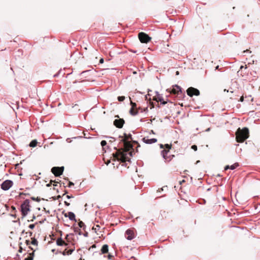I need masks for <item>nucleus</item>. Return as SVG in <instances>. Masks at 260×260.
Masks as SVG:
<instances>
[{"instance_id": "obj_1", "label": "nucleus", "mask_w": 260, "mask_h": 260, "mask_svg": "<svg viewBox=\"0 0 260 260\" xmlns=\"http://www.w3.org/2000/svg\"><path fill=\"white\" fill-rule=\"evenodd\" d=\"M249 137V131L246 127L242 129L239 128L236 132V141L239 143H243Z\"/></svg>"}, {"instance_id": "obj_2", "label": "nucleus", "mask_w": 260, "mask_h": 260, "mask_svg": "<svg viewBox=\"0 0 260 260\" xmlns=\"http://www.w3.org/2000/svg\"><path fill=\"white\" fill-rule=\"evenodd\" d=\"M21 210L22 215L23 216L27 214L28 212L29 211V202L28 200H25L23 204H22L21 205Z\"/></svg>"}, {"instance_id": "obj_3", "label": "nucleus", "mask_w": 260, "mask_h": 260, "mask_svg": "<svg viewBox=\"0 0 260 260\" xmlns=\"http://www.w3.org/2000/svg\"><path fill=\"white\" fill-rule=\"evenodd\" d=\"M101 254H108L107 255H105L104 257H107L108 259L111 260L114 257L113 255L109 253V246L107 244L104 245L101 250Z\"/></svg>"}, {"instance_id": "obj_4", "label": "nucleus", "mask_w": 260, "mask_h": 260, "mask_svg": "<svg viewBox=\"0 0 260 260\" xmlns=\"http://www.w3.org/2000/svg\"><path fill=\"white\" fill-rule=\"evenodd\" d=\"M138 37L140 42L142 43H147L151 41V38L148 35L143 32H141L138 34Z\"/></svg>"}, {"instance_id": "obj_5", "label": "nucleus", "mask_w": 260, "mask_h": 260, "mask_svg": "<svg viewBox=\"0 0 260 260\" xmlns=\"http://www.w3.org/2000/svg\"><path fill=\"white\" fill-rule=\"evenodd\" d=\"M113 156L118 160H120L122 162L126 161V154L123 152L118 151L115 154H113Z\"/></svg>"}, {"instance_id": "obj_6", "label": "nucleus", "mask_w": 260, "mask_h": 260, "mask_svg": "<svg viewBox=\"0 0 260 260\" xmlns=\"http://www.w3.org/2000/svg\"><path fill=\"white\" fill-rule=\"evenodd\" d=\"M187 94L190 97H192L193 95L198 96L200 94V91L194 87H190L186 90Z\"/></svg>"}, {"instance_id": "obj_7", "label": "nucleus", "mask_w": 260, "mask_h": 260, "mask_svg": "<svg viewBox=\"0 0 260 260\" xmlns=\"http://www.w3.org/2000/svg\"><path fill=\"white\" fill-rule=\"evenodd\" d=\"M13 185V182L10 180H7L4 181L1 186V188L4 190H9Z\"/></svg>"}, {"instance_id": "obj_8", "label": "nucleus", "mask_w": 260, "mask_h": 260, "mask_svg": "<svg viewBox=\"0 0 260 260\" xmlns=\"http://www.w3.org/2000/svg\"><path fill=\"white\" fill-rule=\"evenodd\" d=\"M63 170H64L63 167H54L51 169L52 173L55 176H59L60 175H61L62 174Z\"/></svg>"}, {"instance_id": "obj_9", "label": "nucleus", "mask_w": 260, "mask_h": 260, "mask_svg": "<svg viewBox=\"0 0 260 260\" xmlns=\"http://www.w3.org/2000/svg\"><path fill=\"white\" fill-rule=\"evenodd\" d=\"M167 91L171 94L179 95L181 93V88L180 86L176 85L172 89H168Z\"/></svg>"}, {"instance_id": "obj_10", "label": "nucleus", "mask_w": 260, "mask_h": 260, "mask_svg": "<svg viewBox=\"0 0 260 260\" xmlns=\"http://www.w3.org/2000/svg\"><path fill=\"white\" fill-rule=\"evenodd\" d=\"M126 238L128 240H131L135 238V229H129L127 230L125 233Z\"/></svg>"}, {"instance_id": "obj_11", "label": "nucleus", "mask_w": 260, "mask_h": 260, "mask_svg": "<svg viewBox=\"0 0 260 260\" xmlns=\"http://www.w3.org/2000/svg\"><path fill=\"white\" fill-rule=\"evenodd\" d=\"M132 107L129 110V113L132 115H136L138 114V111L137 109V104L131 101Z\"/></svg>"}, {"instance_id": "obj_12", "label": "nucleus", "mask_w": 260, "mask_h": 260, "mask_svg": "<svg viewBox=\"0 0 260 260\" xmlns=\"http://www.w3.org/2000/svg\"><path fill=\"white\" fill-rule=\"evenodd\" d=\"M125 121L123 119H115L114 122V125L117 128H121L123 127V125Z\"/></svg>"}, {"instance_id": "obj_13", "label": "nucleus", "mask_w": 260, "mask_h": 260, "mask_svg": "<svg viewBox=\"0 0 260 260\" xmlns=\"http://www.w3.org/2000/svg\"><path fill=\"white\" fill-rule=\"evenodd\" d=\"M170 152L169 150H163L161 152L163 157L167 160V161H170L172 157L174 156L173 155H168V153Z\"/></svg>"}, {"instance_id": "obj_14", "label": "nucleus", "mask_w": 260, "mask_h": 260, "mask_svg": "<svg viewBox=\"0 0 260 260\" xmlns=\"http://www.w3.org/2000/svg\"><path fill=\"white\" fill-rule=\"evenodd\" d=\"M143 141L146 144H152L157 142V139L155 138L148 139V138L145 137L143 139Z\"/></svg>"}, {"instance_id": "obj_15", "label": "nucleus", "mask_w": 260, "mask_h": 260, "mask_svg": "<svg viewBox=\"0 0 260 260\" xmlns=\"http://www.w3.org/2000/svg\"><path fill=\"white\" fill-rule=\"evenodd\" d=\"M64 216L65 217H68L71 220L76 221L75 215L72 212H69L68 213H64Z\"/></svg>"}, {"instance_id": "obj_16", "label": "nucleus", "mask_w": 260, "mask_h": 260, "mask_svg": "<svg viewBox=\"0 0 260 260\" xmlns=\"http://www.w3.org/2000/svg\"><path fill=\"white\" fill-rule=\"evenodd\" d=\"M153 100L156 101L157 102H160V104L162 105H165L167 103V102L164 101L162 98L159 95L157 96V97H154Z\"/></svg>"}, {"instance_id": "obj_17", "label": "nucleus", "mask_w": 260, "mask_h": 260, "mask_svg": "<svg viewBox=\"0 0 260 260\" xmlns=\"http://www.w3.org/2000/svg\"><path fill=\"white\" fill-rule=\"evenodd\" d=\"M123 142L124 143V148L126 151H128L132 147V145L130 142L124 141H123Z\"/></svg>"}, {"instance_id": "obj_18", "label": "nucleus", "mask_w": 260, "mask_h": 260, "mask_svg": "<svg viewBox=\"0 0 260 260\" xmlns=\"http://www.w3.org/2000/svg\"><path fill=\"white\" fill-rule=\"evenodd\" d=\"M247 68V65H245V66H241L240 67V70L238 71V73H241V75L242 76V77H244V75L246 73V72H245V73H244L243 72L245 71Z\"/></svg>"}, {"instance_id": "obj_19", "label": "nucleus", "mask_w": 260, "mask_h": 260, "mask_svg": "<svg viewBox=\"0 0 260 260\" xmlns=\"http://www.w3.org/2000/svg\"><path fill=\"white\" fill-rule=\"evenodd\" d=\"M239 166V164L238 162H236L234 164H233V165H231V166H226L224 168V170H226L229 169H230L231 170H234L235 169H236L237 167H238Z\"/></svg>"}, {"instance_id": "obj_20", "label": "nucleus", "mask_w": 260, "mask_h": 260, "mask_svg": "<svg viewBox=\"0 0 260 260\" xmlns=\"http://www.w3.org/2000/svg\"><path fill=\"white\" fill-rule=\"evenodd\" d=\"M56 244L58 246H62L63 245H67L61 238H58L57 239Z\"/></svg>"}, {"instance_id": "obj_21", "label": "nucleus", "mask_w": 260, "mask_h": 260, "mask_svg": "<svg viewBox=\"0 0 260 260\" xmlns=\"http://www.w3.org/2000/svg\"><path fill=\"white\" fill-rule=\"evenodd\" d=\"M92 230H94V232L98 234L99 235V233H98L100 231V226L99 225H94L92 228Z\"/></svg>"}, {"instance_id": "obj_22", "label": "nucleus", "mask_w": 260, "mask_h": 260, "mask_svg": "<svg viewBox=\"0 0 260 260\" xmlns=\"http://www.w3.org/2000/svg\"><path fill=\"white\" fill-rule=\"evenodd\" d=\"M74 251L73 249H69V250H67L66 249L62 253V254L63 255H70L72 254V253L73 252V251Z\"/></svg>"}, {"instance_id": "obj_23", "label": "nucleus", "mask_w": 260, "mask_h": 260, "mask_svg": "<svg viewBox=\"0 0 260 260\" xmlns=\"http://www.w3.org/2000/svg\"><path fill=\"white\" fill-rule=\"evenodd\" d=\"M124 139L122 140V141H128V140L129 139H132V135L131 134L127 135L126 134H124Z\"/></svg>"}, {"instance_id": "obj_24", "label": "nucleus", "mask_w": 260, "mask_h": 260, "mask_svg": "<svg viewBox=\"0 0 260 260\" xmlns=\"http://www.w3.org/2000/svg\"><path fill=\"white\" fill-rule=\"evenodd\" d=\"M38 142L36 140H32L29 144V146L31 147H35L37 146Z\"/></svg>"}, {"instance_id": "obj_25", "label": "nucleus", "mask_w": 260, "mask_h": 260, "mask_svg": "<svg viewBox=\"0 0 260 260\" xmlns=\"http://www.w3.org/2000/svg\"><path fill=\"white\" fill-rule=\"evenodd\" d=\"M52 182H54V183L53 184V185H54V186H56V183H58L57 181L51 180V181H50V183L47 184V186H48V187H50V186H51V184H52Z\"/></svg>"}, {"instance_id": "obj_26", "label": "nucleus", "mask_w": 260, "mask_h": 260, "mask_svg": "<svg viewBox=\"0 0 260 260\" xmlns=\"http://www.w3.org/2000/svg\"><path fill=\"white\" fill-rule=\"evenodd\" d=\"M34 254V252H32L30 254V256L26 258L25 260H32Z\"/></svg>"}, {"instance_id": "obj_27", "label": "nucleus", "mask_w": 260, "mask_h": 260, "mask_svg": "<svg viewBox=\"0 0 260 260\" xmlns=\"http://www.w3.org/2000/svg\"><path fill=\"white\" fill-rule=\"evenodd\" d=\"M117 99L119 102H122L125 100V96H119L118 97Z\"/></svg>"}, {"instance_id": "obj_28", "label": "nucleus", "mask_w": 260, "mask_h": 260, "mask_svg": "<svg viewBox=\"0 0 260 260\" xmlns=\"http://www.w3.org/2000/svg\"><path fill=\"white\" fill-rule=\"evenodd\" d=\"M30 243L32 245H37L38 241L36 239L34 238L32 239V241L30 242Z\"/></svg>"}, {"instance_id": "obj_29", "label": "nucleus", "mask_w": 260, "mask_h": 260, "mask_svg": "<svg viewBox=\"0 0 260 260\" xmlns=\"http://www.w3.org/2000/svg\"><path fill=\"white\" fill-rule=\"evenodd\" d=\"M78 225L80 228H83L85 226L84 223L82 221H80L78 223Z\"/></svg>"}, {"instance_id": "obj_30", "label": "nucleus", "mask_w": 260, "mask_h": 260, "mask_svg": "<svg viewBox=\"0 0 260 260\" xmlns=\"http://www.w3.org/2000/svg\"><path fill=\"white\" fill-rule=\"evenodd\" d=\"M101 145H102L103 147H104V146H105L107 144V142H106V141H105V140H103V141H102V142H101Z\"/></svg>"}, {"instance_id": "obj_31", "label": "nucleus", "mask_w": 260, "mask_h": 260, "mask_svg": "<svg viewBox=\"0 0 260 260\" xmlns=\"http://www.w3.org/2000/svg\"><path fill=\"white\" fill-rule=\"evenodd\" d=\"M165 147H166V149H167V150H169L170 151V149L171 148V145L166 144L165 145Z\"/></svg>"}, {"instance_id": "obj_32", "label": "nucleus", "mask_w": 260, "mask_h": 260, "mask_svg": "<svg viewBox=\"0 0 260 260\" xmlns=\"http://www.w3.org/2000/svg\"><path fill=\"white\" fill-rule=\"evenodd\" d=\"M37 224V222H36L35 224H31L29 225V228L31 229H33L35 226V225Z\"/></svg>"}, {"instance_id": "obj_33", "label": "nucleus", "mask_w": 260, "mask_h": 260, "mask_svg": "<svg viewBox=\"0 0 260 260\" xmlns=\"http://www.w3.org/2000/svg\"><path fill=\"white\" fill-rule=\"evenodd\" d=\"M191 148L193 149L194 151H196L197 150L198 147L197 145H193L191 146Z\"/></svg>"}, {"instance_id": "obj_34", "label": "nucleus", "mask_w": 260, "mask_h": 260, "mask_svg": "<svg viewBox=\"0 0 260 260\" xmlns=\"http://www.w3.org/2000/svg\"><path fill=\"white\" fill-rule=\"evenodd\" d=\"M72 185H74V183L73 182L70 181L68 184V186L71 187Z\"/></svg>"}, {"instance_id": "obj_35", "label": "nucleus", "mask_w": 260, "mask_h": 260, "mask_svg": "<svg viewBox=\"0 0 260 260\" xmlns=\"http://www.w3.org/2000/svg\"><path fill=\"white\" fill-rule=\"evenodd\" d=\"M240 102H242L244 101V97L243 96H241L240 100Z\"/></svg>"}, {"instance_id": "obj_36", "label": "nucleus", "mask_w": 260, "mask_h": 260, "mask_svg": "<svg viewBox=\"0 0 260 260\" xmlns=\"http://www.w3.org/2000/svg\"><path fill=\"white\" fill-rule=\"evenodd\" d=\"M64 204L67 206H69L70 204L68 202H67V201H65L64 202Z\"/></svg>"}, {"instance_id": "obj_37", "label": "nucleus", "mask_w": 260, "mask_h": 260, "mask_svg": "<svg viewBox=\"0 0 260 260\" xmlns=\"http://www.w3.org/2000/svg\"><path fill=\"white\" fill-rule=\"evenodd\" d=\"M25 243H26L27 245H28L30 244V242L29 240H26Z\"/></svg>"}, {"instance_id": "obj_38", "label": "nucleus", "mask_w": 260, "mask_h": 260, "mask_svg": "<svg viewBox=\"0 0 260 260\" xmlns=\"http://www.w3.org/2000/svg\"><path fill=\"white\" fill-rule=\"evenodd\" d=\"M237 97H233V96H231L230 97V99H235V100H237L238 99V97L239 96L238 95L237 96Z\"/></svg>"}, {"instance_id": "obj_39", "label": "nucleus", "mask_w": 260, "mask_h": 260, "mask_svg": "<svg viewBox=\"0 0 260 260\" xmlns=\"http://www.w3.org/2000/svg\"><path fill=\"white\" fill-rule=\"evenodd\" d=\"M104 60L103 58L100 59V63H103L104 62Z\"/></svg>"}, {"instance_id": "obj_40", "label": "nucleus", "mask_w": 260, "mask_h": 260, "mask_svg": "<svg viewBox=\"0 0 260 260\" xmlns=\"http://www.w3.org/2000/svg\"><path fill=\"white\" fill-rule=\"evenodd\" d=\"M96 248V245L95 244H93L92 245L91 247H90V248Z\"/></svg>"}, {"instance_id": "obj_41", "label": "nucleus", "mask_w": 260, "mask_h": 260, "mask_svg": "<svg viewBox=\"0 0 260 260\" xmlns=\"http://www.w3.org/2000/svg\"><path fill=\"white\" fill-rule=\"evenodd\" d=\"M243 52H250L251 53V51L248 50V49H246V50L244 51Z\"/></svg>"}, {"instance_id": "obj_42", "label": "nucleus", "mask_w": 260, "mask_h": 260, "mask_svg": "<svg viewBox=\"0 0 260 260\" xmlns=\"http://www.w3.org/2000/svg\"><path fill=\"white\" fill-rule=\"evenodd\" d=\"M22 248L21 247H20L19 249V252H22Z\"/></svg>"}, {"instance_id": "obj_43", "label": "nucleus", "mask_w": 260, "mask_h": 260, "mask_svg": "<svg viewBox=\"0 0 260 260\" xmlns=\"http://www.w3.org/2000/svg\"><path fill=\"white\" fill-rule=\"evenodd\" d=\"M73 196H69V195L67 196V198L68 199H70V198H73Z\"/></svg>"}, {"instance_id": "obj_44", "label": "nucleus", "mask_w": 260, "mask_h": 260, "mask_svg": "<svg viewBox=\"0 0 260 260\" xmlns=\"http://www.w3.org/2000/svg\"><path fill=\"white\" fill-rule=\"evenodd\" d=\"M35 219H36V216L34 215L31 221H33Z\"/></svg>"}, {"instance_id": "obj_45", "label": "nucleus", "mask_w": 260, "mask_h": 260, "mask_svg": "<svg viewBox=\"0 0 260 260\" xmlns=\"http://www.w3.org/2000/svg\"><path fill=\"white\" fill-rule=\"evenodd\" d=\"M160 148H164V146H163V145H162V144H160Z\"/></svg>"}, {"instance_id": "obj_46", "label": "nucleus", "mask_w": 260, "mask_h": 260, "mask_svg": "<svg viewBox=\"0 0 260 260\" xmlns=\"http://www.w3.org/2000/svg\"><path fill=\"white\" fill-rule=\"evenodd\" d=\"M176 75H179V72L178 71H177L176 73Z\"/></svg>"}, {"instance_id": "obj_47", "label": "nucleus", "mask_w": 260, "mask_h": 260, "mask_svg": "<svg viewBox=\"0 0 260 260\" xmlns=\"http://www.w3.org/2000/svg\"><path fill=\"white\" fill-rule=\"evenodd\" d=\"M43 222V221H40V223H42Z\"/></svg>"}, {"instance_id": "obj_48", "label": "nucleus", "mask_w": 260, "mask_h": 260, "mask_svg": "<svg viewBox=\"0 0 260 260\" xmlns=\"http://www.w3.org/2000/svg\"><path fill=\"white\" fill-rule=\"evenodd\" d=\"M115 117H117L119 118V116L118 115H117Z\"/></svg>"}, {"instance_id": "obj_49", "label": "nucleus", "mask_w": 260, "mask_h": 260, "mask_svg": "<svg viewBox=\"0 0 260 260\" xmlns=\"http://www.w3.org/2000/svg\"><path fill=\"white\" fill-rule=\"evenodd\" d=\"M184 181H184V180H182V183H183Z\"/></svg>"}, {"instance_id": "obj_50", "label": "nucleus", "mask_w": 260, "mask_h": 260, "mask_svg": "<svg viewBox=\"0 0 260 260\" xmlns=\"http://www.w3.org/2000/svg\"><path fill=\"white\" fill-rule=\"evenodd\" d=\"M184 181H184V180H182V183H183Z\"/></svg>"}]
</instances>
